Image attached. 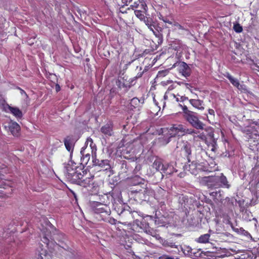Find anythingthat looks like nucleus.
<instances>
[{
    "instance_id": "nucleus-1",
    "label": "nucleus",
    "mask_w": 259,
    "mask_h": 259,
    "mask_svg": "<svg viewBox=\"0 0 259 259\" xmlns=\"http://www.w3.org/2000/svg\"><path fill=\"white\" fill-rule=\"evenodd\" d=\"M65 168L64 173L66 177L72 183L78 179L77 177L80 176V172L82 171L80 168L77 169L76 164L72 161L68 163L65 165Z\"/></svg>"
},
{
    "instance_id": "nucleus-2",
    "label": "nucleus",
    "mask_w": 259,
    "mask_h": 259,
    "mask_svg": "<svg viewBox=\"0 0 259 259\" xmlns=\"http://www.w3.org/2000/svg\"><path fill=\"white\" fill-rule=\"evenodd\" d=\"M94 176L89 175L84 171H81L80 172V176L77 177L78 180L76 181H74L73 183L79 185L83 187H90L94 184L93 179Z\"/></svg>"
},
{
    "instance_id": "nucleus-3",
    "label": "nucleus",
    "mask_w": 259,
    "mask_h": 259,
    "mask_svg": "<svg viewBox=\"0 0 259 259\" xmlns=\"http://www.w3.org/2000/svg\"><path fill=\"white\" fill-rule=\"evenodd\" d=\"M244 133L249 139H253L254 141L259 140V121H255L253 125L244 130Z\"/></svg>"
},
{
    "instance_id": "nucleus-4",
    "label": "nucleus",
    "mask_w": 259,
    "mask_h": 259,
    "mask_svg": "<svg viewBox=\"0 0 259 259\" xmlns=\"http://www.w3.org/2000/svg\"><path fill=\"white\" fill-rule=\"evenodd\" d=\"M96 144L94 143L93 139L89 137L86 140L84 146L81 148L80 153L92 154L93 157L94 155H96Z\"/></svg>"
},
{
    "instance_id": "nucleus-5",
    "label": "nucleus",
    "mask_w": 259,
    "mask_h": 259,
    "mask_svg": "<svg viewBox=\"0 0 259 259\" xmlns=\"http://www.w3.org/2000/svg\"><path fill=\"white\" fill-rule=\"evenodd\" d=\"M184 118L193 127L197 129L203 128L204 124L199 120L196 113L194 112L189 113V114Z\"/></svg>"
},
{
    "instance_id": "nucleus-6",
    "label": "nucleus",
    "mask_w": 259,
    "mask_h": 259,
    "mask_svg": "<svg viewBox=\"0 0 259 259\" xmlns=\"http://www.w3.org/2000/svg\"><path fill=\"white\" fill-rule=\"evenodd\" d=\"M183 125L182 124L173 125L168 130L167 136L170 138L175 136H181L183 135L184 132Z\"/></svg>"
},
{
    "instance_id": "nucleus-7",
    "label": "nucleus",
    "mask_w": 259,
    "mask_h": 259,
    "mask_svg": "<svg viewBox=\"0 0 259 259\" xmlns=\"http://www.w3.org/2000/svg\"><path fill=\"white\" fill-rule=\"evenodd\" d=\"M203 181L209 188H218L220 187L219 176L205 177Z\"/></svg>"
},
{
    "instance_id": "nucleus-8",
    "label": "nucleus",
    "mask_w": 259,
    "mask_h": 259,
    "mask_svg": "<svg viewBox=\"0 0 259 259\" xmlns=\"http://www.w3.org/2000/svg\"><path fill=\"white\" fill-rule=\"evenodd\" d=\"M6 130L14 136H18L20 130L19 125L16 122L10 121L5 126Z\"/></svg>"
},
{
    "instance_id": "nucleus-9",
    "label": "nucleus",
    "mask_w": 259,
    "mask_h": 259,
    "mask_svg": "<svg viewBox=\"0 0 259 259\" xmlns=\"http://www.w3.org/2000/svg\"><path fill=\"white\" fill-rule=\"evenodd\" d=\"M140 7L142 10H135V14L140 20L143 21L146 18L145 15L147 11V7L145 2H142Z\"/></svg>"
},
{
    "instance_id": "nucleus-10",
    "label": "nucleus",
    "mask_w": 259,
    "mask_h": 259,
    "mask_svg": "<svg viewBox=\"0 0 259 259\" xmlns=\"http://www.w3.org/2000/svg\"><path fill=\"white\" fill-rule=\"evenodd\" d=\"M178 69L180 73L184 76L187 77L189 76L190 74V70L188 65L184 62H181L178 63Z\"/></svg>"
},
{
    "instance_id": "nucleus-11",
    "label": "nucleus",
    "mask_w": 259,
    "mask_h": 259,
    "mask_svg": "<svg viewBox=\"0 0 259 259\" xmlns=\"http://www.w3.org/2000/svg\"><path fill=\"white\" fill-rule=\"evenodd\" d=\"M177 148H180L181 150L184 151L186 155L188 156L191 154V145L187 141H180L178 142Z\"/></svg>"
},
{
    "instance_id": "nucleus-12",
    "label": "nucleus",
    "mask_w": 259,
    "mask_h": 259,
    "mask_svg": "<svg viewBox=\"0 0 259 259\" xmlns=\"http://www.w3.org/2000/svg\"><path fill=\"white\" fill-rule=\"evenodd\" d=\"M5 109L7 112H10L17 118H20L22 117V111L17 107H12L7 105L5 107Z\"/></svg>"
},
{
    "instance_id": "nucleus-13",
    "label": "nucleus",
    "mask_w": 259,
    "mask_h": 259,
    "mask_svg": "<svg viewBox=\"0 0 259 259\" xmlns=\"http://www.w3.org/2000/svg\"><path fill=\"white\" fill-rule=\"evenodd\" d=\"M152 166L153 168H155L157 171H160L161 172H166V171L167 168V165H164L162 161L160 159L156 158Z\"/></svg>"
},
{
    "instance_id": "nucleus-14",
    "label": "nucleus",
    "mask_w": 259,
    "mask_h": 259,
    "mask_svg": "<svg viewBox=\"0 0 259 259\" xmlns=\"http://www.w3.org/2000/svg\"><path fill=\"white\" fill-rule=\"evenodd\" d=\"M75 140L72 136H67L64 139V144L66 149L72 152L73 150Z\"/></svg>"
},
{
    "instance_id": "nucleus-15",
    "label": "nucleus",
    "mask_w": 259,
    "mask_h": 259,
    "mask_svg": "<svg viewBox=\"0 0 259 259\" xmlns=\"http://www.w3.org/2000/svg\"><path fill=\"white\" fill-rule=\"evenodd\" d=\"M189 102L195 108L200 110H203L204 109L203 102L202 100L199 99H190Z\"/></svg>"
},
{
    "instance_id": "nucleus-16",
    "label": "nucleus",
    "mask_w": 259,
    "mask_h": 259,
    "mask_svg": "<svg viewBox=\"0 0 259 259\" xmlns=\"http://www.w3.org/2000/svg\"><path fill=\"white\" fill-rule=\"evenodd\" d=\"M102 133L108 136H111L112 134V127L109 124H107L101 128Z\"/></svg>"
},
{
    "instance_id": "nucleus-17",
    "label": "nucleus",
    "mask_w": 259,
    "mask_h": 259,
    "mask_svg": "<svg viewBox=\"0 0 259 259\" xmlns=\"http://www.w3.org/2000/svg\"><path fill=\"white\" fill-rule=\"evenodd\" d=\"M219 177L220 187H225L227 188H229L230 187V185L228 183L226 177L224 176L223 174H221V175L219 176Z\"/></svg>"
},
{
    "instance_id": "nucleus-18",
    "label": "nucleus",
    "mask_w": 259,
    "mask_h": 259,
    "mask_svg": "<svg viewBox=\"0 0 259 259\" xmlns=\"http://www.w3.org/2000/svg\"><path fill=\"white\" fill-rule=\"evenodd\" d=\"M209 234H205L201 235L199 238H197L196 241L200 243H206L209 242Z\"/></svg>"
},
{
    "instance_id": "nucleus-19",
    "label": "nucleus",
    "mask_w": 259,
    "mask_h": 259,
    "mask_svg": "<svg viewBox=\"0 0 259 259\" xmlns=\"http://www.w3.org/2000/svg\"><path fill=\"white\" fill-rule=\"evenodd\" d=\"M107 208V206L105 205H103L101 203L98 204L97 206L95 208V211L96 213H100L103 212H106L108 213V212L107 211L106 209Z\"/></svg>"
},
{
    "instance_id": "nucleus-20",
    "label": "nucleus",
    "mask_w": 259,
    "mask_h": 259,
    "mask_svg": "<svg viewBox=\"0 0 259 259\" xmlns=\"http://www.w3.org/2000/svg\"><path fill=\"white\" fill-rule=\"evenodd\" d=\"M94 162L95 164L100 166L101 167L107 168V166H109V161L108 160H99L96 159Z\"/></svg>"
},
{
    "instance_id": "nucleus-21",
    "label": "nucleus",
    "mask_w": 259,
    "mask_h": 259,
    "mask_svg": "<svg viewBox=\"0 0 259 259\" xmlns=\"http://www.w3.org/2000/svg\"><path fill=\"white\" fill-rule=\"evenodd\" d=\"M225 76L230 81L231 83L235 87L239 88L240 83L238 79L233 77L229 73H227Z\"/></svg>"
},
{
    "instance_id": "nucleus-22",
    "label": "nucleus",
    "mask_w": 259,
    "mask_h": 259,
    "mask_svg": "<svg viewBox=\"0 0 259 259\" xmlns=\"http://www.w3.org/2000/svg\"><path fill=\"white\" fill-rule=\"evenodd\" d=\"M144 103L143 100H140L137 98H133L131 101V105L134 108H136L140 106L141 104Z\"/></svg>"
},
{
    "instance_id": "nucleus-23",
    "label": "nucleus",
    "mask_w": 259,
    "mask_h": 259,
    "mask_svg": "<svg viewBox=\"0 0 259 259\" xmlns=\"http://www.w3.org/2000/svg\"><path fill=\"white\" fill-rule=\"evenodd\" d=\"M163 98H164V100L165 101L170 100V101H176V98H177V97H176V96L175 94H171L168 92H166Z\"/></svg>"
},
{
    "instance_id": "nucleus-24",
    "label": "nucleus",
    "mask_w": 259,
    "mask_h": 259,
    "mask_svg": "<svg viewBox=\"0 0 259 259\" xmlns=\"http://www.w3.org/2000/svg\"><path fill=\"white\" fill-rule=\"evenodd\" d=\"M81 154L82 155L81 157V164L83 165L87 164L90 159L91 155L86 153Z\"/></svg>"
},
{
    "instance_id": "nucleus-25",
    "label": "nucleus",
    "mask_w": 259,
    "mask_h": 259,
    "mask_svg": "<svg viewBox=\"0 0 259 259\" xmlns=\"http://www.w3.org/2000/svg\"><path fill=\"white\" fill-rule=\"evenodd\" d=\"M117 85H118V87L120 88V89H122V88H124V91L126 92L127 91V90L130 88V85H126L124 83H123L122 82V81L120 80H119L118 81V82H117Z\"/></svg>"
},
{
    "instance_id": "nucleus-26",
    "label": "nucleus",
    "mask_w": 259,
    "mask_h": 259,
    "mask_svg": "<svg viewBox=\"0 0 259 259\" xmlns=\"http://www.w3.org/2000/svg\"><path fill=\"white\" fill-rule=\"evenodd\" d=\"M179 105L181 107H182L183 111L184 112V117H185L188 114H189V113H191L192 111L189 110L188 109V108L186 106H182L181 104H179Z\"/></svg>"
},
{
    "instance_id": "nucleus-27",
    "label": "nucleus",
    "mask_w": 259,
    "mask_h": 259,
    "mask_svg": "<svg viewBox=\"0 0 259 259\" xmlns=\"http://www.w3.org/2000/svg\"><path fill=\"white\" fill-rule=\"evenodd\" d=\"M183 129H184V132H183V135H185V134H195V132L194 130L193 129H187L185 127V126L183 125Z\"/></svg>"
},
{
    "instance_id": "nucleus-28",
    "label": "nucleus",
    "mask_w": 259,
    "mask_h": 259,
    "mask_svg": "<svg viewBox=\"0 0 259 259\" xmlns=\"http://www.w3.org/2000/svg\"><path fill=\"white\" fill-rule=\"evenodd\" d=\"M234 30L238 33L241 32L242 31V27L239 24H236L234 25Z\"/></svg>"
},
{
    "instance_id": "nucleus-29",
    "label": "nucleus",
    "mask_w": 259,
    "mask_h": 259,
    "mask_svg": "<svg viewBox=\"0 0 259 259\" xmlns=\"http://www.w3.org/2000/svg\"><path fill=\"white\" fill-rule=\"evenodd\" d=\"M168 73V71L167 70L160 71L158 72L157 76L159 77H164L166 76Z\"/></svg>"
},
{
    "instance_id": "nucleus-30",
    "label": "nucleus",
    "mask_w": 259,
    "mask_h": 259,
    "mask_svg": "<svg viewBox=\"0 0 259 259\" xmlns=\"http://www.w3.org/2000/svg\"><path fill=\"white\" fill-rule=\"evenodd\" d=\"M145 24L147 27H149L150 25L153 23L152 20L150 18H146L145 20H143Z\"/></svg>"
},
{
    "instance_id": "nucleus-31",
    "label": "nucleus",
    "mask_w": 259,
    "mask_h": 259,
    "mask_svg": "<svg viewBox=\"0 0 259 259\" xmlns=\"http://www.w3.org/2000/svg\"><path fill=\"white\" fill-rule=\"evenodd\" d=\"M186 100H188V98L184 97V96H181L180 98L177 97L176 99V102H183Z\"/></svg>"
},
{
    "instance_id": "nucleus-32",
    "label": "nucleus",
    "mask_w": 259,
    "mask_h": 259,
    "mask_svg": "<svg viewBox=\"0 0 259 259\" xmlns=\"http://www.w3.org/2000/svg\"><path fill=\"white\" fill-rule=\"evenodd\" d=\"M173 25H174V26H175L176 27V28H178L179 29H181V30L185 29L183 27V26H182V25H181L177 22H175L174 24H173Z\"/></svg>"
},
{
    "instance_id": "nucleus-33",
    "label": "nucleus",
    "mask_w": 259,
    "mask_h": 259,
    "mask_svg": "<svg viewBox=\"0 0 259 259\" xmlns=\"http://www.w3.org/2000/svg\"><path fill=\"white\" fill-rule=\"evenodd\" d=\"M133 0H122V2L124 5H128L132 3Z\"/></svg>"
},
{
    "instance_id": "nucleus-34",
    "label": "nucleus",
    "mask_w": 259,
    "mask_h": 259,
    "mask_svg": "<svg viewBox=\"0 0 259 259\" xmlns=\"http://www.w3.org/2000/svg\"><path fill=\"white\" fill-rule=\"evenodd\" d=\"M148 28L151 31H152L154 33H155V32H154V28H155V27H154V25H153V23L151 25H150V26H149V27H148Z\"/></svg>"
},
{
    "instance_id": "nucleus-35",
    "label": "nucleus",
    "mask_w": 259,
    "mask_h": 259,
    "mask_svg": "<svg viewBox=\"0 0 259 259\" xmlns=\"http://www.w3.org/2000/svg\"><path fill=\"white\" fill-rule=\"evenodd\" d=\"M197 137L199 138L200 139H201V140H204L206 139L205 135L203 134H200V135H198L197 137H195V138H196Z\"/></svg>"
},
{
    "instance_id": "nucleus-36",
    "label": "nucleus",
    "mask_w": 259,
    "mask_h": 259,
    "mask_svg": "<svg viewBox=\"0 0 259 259\" xmlns=\"http://www.w3.org/2000/svg\"><path fill=\"white\" fill-rule=\"evenodd\" d=\"M116 220L113 218H110L109 220V223L111 224H115L116 223Z\"/></svg>"
},
{
    "instance_id": "nucleus-37",
    "label": "nucleus",
    "mask_w": 259,
    "mask_h": 259,
    "mask_svg": "<svg viewBox=\"0 0 259 259\" xmlns=\"http://www.w3.org/2000/svg\"><path fill=\"white\" fill-rule=\"evenodd\" d=\"M171 82H172L171 80H167L166 81H162L161 83L163 85H167V84H168L169 83H170Z\"/></svg>"
},
{
    "instance_id": "nucleus-38",
    "label": "nucleus",
    "mask_w": 259,
    "mask_h": 259,
    "mask_svg": "<svg viewBox=\"0 0 259 259\" xmlns=\"http://www.w3.org/2000/svg\"><path fill=\"white\" fill-rule=\"evenodd\" d=\"M21 90V94L22 95H24L25 96L27 97V94H26V93L22 90Z\"/></svg>"
},
{
    "instance_id": "nucleus-39",
    "label": "nucleus",
    "mask_w": 259,
    "mask_h": 259,
    "mask_svg": "<svg viewBox=\"0 0 259 259\" xmlns=\"http://www.w3.org/2000/svg\"><path fill=\"white\" fill-rule=\"evenodd\" d=\"M173 89H174L173 85H171V86L168 87V89H167L166 92H169V91L172 90Z\"/></svg>"
},
{
    "instance_id": "nucleus-40",
    "label": "nucleus",
    "mask_w": 259,
    "mask_h": 259,
    "mask_svg": "<svg viewBox=\"0 0 259 259\" xmlns=\"http://www.w3.org/2000/svg\"><path fill=\"white\" fill-rule=\"evenodd\" d=\"M153 101L155 103V104L156 105V106H158V103L157 102V101H156L155 98H153Z\"/></svg>"
},
{
    "instance_id": "nucleus-41",
    "label": "nucleus",
    "mask_w": 259,
    "mask_h": 259,
    "mask_svg": "<svg viewBox=\"0 0 259 259\" xmlns=\"http://www.w3.org/2000/svg\"><path fill=\"white\" fill-rule=\"evenodd\" d=\"M165 23H167L170 24H172V22L169 20H164V21Z\"/></svg>"
},
{
    "instance_id": "nucleus-42",
    "label": "nucleus",
    "mask_w": 259,
    "mask_h": 259,
    "mask_svg": "<svg viewBox=\"0 0 259 259\" xmlns=\"http://www.w3.org/2000/svg\"><path fill=\"white\" fill-rule=\"evenodd\" d=\"M60 90V87L59 85H56V91L58 92Z\"/></svg>"
},
{
    "instance_id": "nucleus-43",
    "label": "nucleus",
    "mask_w": 259,
    "mask_h": 259,
    "mask_svg": "<svg viewBox=\"0 0 259 259\" xmlns=\"http://www.w3.org/2000/svg\"><path fill=\"white\" fill-rule=\"evenodd\" d=\"M213 112H213V110H212V109H209V113L210 114H212Z\"/></svg>"
},
{
    "instance_id": "nucleus-44",
    "label": "nucleus",
    "mask_w": 259,
    "mask_h": 259,
    "mask_svg": "<svg viewBox=\"0 0 259 259\" xmlns=\"http://www.w3.org/2000/svg\"><path fill=\"white\" fill-rule=\"evenodd\" d=\"M165 104H166L165 102H164L163 103V108H164L165 107Z\"/></svg>"
},
{
    "instance_id": "nucleus-45",
    "label": "nucleus",
    "mask_w": 259,
    "mask_h": 259,
    "mask_svg": "<svg viewBox=\"0 0 259 259\" xmlns=\"http://www.w3.org/2000/svg\"><path fill=\"white\" fill-rule=\"evenodd\" d=\"M37 259H44L43 257L41 256V255H39L38 257V258Z\"/></svg>"
},
{
    "instance_id": "nucleus-46",
    "label": "nucleus",
    "mask_w": 259,
    "mask_h": 259,
    "mask_svg": "<svg viewBox=\"0 0 259 259\" xmlns=\"http://www.w3.org/2000/svg\"><path fill=\"white\" fill-rule=\"evenodd\" d=\"M136 10H142L140 7V5L139 6V8L138 9H136Z\"/></svg>"
},
{
    "instance_id": "nucleus-47",
    "label": "nucleus",
    "mask_w": 259,
    "mask_h": 259,
    "mask_svg": "<svg viewBox=\"0 0 259 259\" xmlns=\"http://www.w3.org/2000/svg\"><path fill=\"white\" fill-rule=\"evenodd\" d=\"M169 142V140H167V141H166V142L165 143V144H167L168 142Z\"/></svg>"
},
{
    "instance_id": "nucleus-48",
    "label": "nucleus",
    "mask_w": 259,
    "mask_h": 259,
    "mask_svg": "<svg viewBox=\"0 0 259 259\" xmlns=\"http://www.w3.org/2000/svg\"><path fill=\"white\" fill-rule=\"evenodd\" d=\"M210 137H212V136H213V134H211V133H210Z\"/></svg>"
},
{
    "instance_id": "nucleus-49",
    "label": "nucleus",
    "mask_w": 259,
    "mask_h": 259,
    "mask_svg": "<svg viewBox=\"0 0 259 259\" xmlns=\"http://www.w3.org/2000/svg\"><path fill=\"white\" fill-rule=\"evenodd\" d=\"M213 193H214V192H212V193L211 194V195H213Z\"/></svg>"
}]
</instances>
